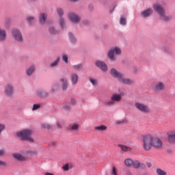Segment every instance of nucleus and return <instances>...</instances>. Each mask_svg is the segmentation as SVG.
I'll return each mask as SVG.
<instances>
[{
    "label": "nucleus",
    "instance_id": "obj_1",
    "mask_svg": "<svg viewBox=\"0 0 175 175\" xmlns=\"http://www.w3.org/2000/svg\"><path fill=\"white\" fill-rule=\"evenodd\" d=\"M33 131L31 129H26L16 133V136L21 139L23 142H29V143H33L35 139L32 138V134Z\"/></svg>",
    "mask_w": 175,
    "mask_h": 175
},
{
    "label": "nucleus",
    "instance_id": "obj_2",
    "mask_svg": "<svg viewBox=\"0 0 175 175\" xmlns=\"http://www.w3.org/2000/svg\"><path fill=\"white\" fill-rule=\"evenodd\" d=\"M142 143L143 149L145 151H150L152 148V135L150 134L144 135L142 136Z\"/></svg>",
    "mask_w": 175,
    "mask_h": 175
},
{
    "label": "nucleus",
    "instance_id": "obj_3",
    "mask_svg": "<svg viewBox=\"0 0 175 175\" xmlns=\"http://www.w3.org/2000/svg\"><path fill=\"white\" fill-rule=\"evenodd\" d=\"M153 9L158 13V14L160 16V19L163 20V21H169L172 18L171 16H167L165 14V9H163V7L161 6L159 4H154L153 5Z\"/></svg>",
    "mask_w": 175,
    "mask_h": 175
},
{
    "label": "nucleus",
    "instance_id": "obj_4",
    "mask_svg": "<svg viewBox=\"0 0 175 175\" xmlns=\"http://www.w3.org/2000/svg\"><path fill=\"white\" fill-rule=\"evenodd\" d=\"M134 106L138 111L144 113V114H148V113H150L151 111L150 107H148L147 104L143 103L136 102Z\"/></svg>",
    "mask_w": 175,
    "mask_h": 175
},
{
    "label": "nucleus",
    "instance_id": "obj_5",
    "mask_svg": "<svg viewBox=\"0 0 175 175\" xmlns=\"http://www.w3.org/2000/svg\"><path fill=\"white\" fill-rule=\"evenodd\" d=\"M122 100V94H113L111 96V100L105 102L106 106H114L116 105V102H121Z\"/></svg>",
    "mask_w": 175,
    "mask_h": 175
},
{
    "label": "nucleus",
    "instance_id": "obj_6",
    "mask_svg": "<svg viewBox=\"0 0 175 175\" xmlns=\"http://www.w3.org/2000/svg\"><path fill=\"white\" fill-rule=\"evenodd\" d=\"M121 55V49L117 46L111 48L108 52V57L111 61H116V57L114 55Z\"/></svg>",
    "mask_w": 175,
    "mask_h": 175
},
{
    "label": "nucleus",
    "instance_id": "obj_7",
    "mask_svg": "<svg viewBox=\"0 0 175 175\" xmlns=\"http://www.w3.org/2000/svg\"><path fill=\"white\" fill-rule=\"evenodd\" d=\"M12 36L14 40L18 42V43H23L24 40L23 39V34H21V31L17 29H13L11 31Z\"/></svg>",
    "mask_w": 175,
    "mask_h": 175
},
{
    "label": "nucleus",
    "instance_id": "obj_8",
    "mask_svg": "<svg viewBox=\"0 0 175 175\" xmlns=\"http://www.w3.org/2000/svg\"><path fill=\"white\" fill-rule=\"evenodd\" d=\"M152 147L156 148V150H162L163 147V143L161 139L152 137Z\"/></svg>",
    "mask_w": 175,
    "mask_h": 175
},
{
    "label": "nucleus",
    "instance_id": "obj_9",
    "mask_svg": "<svg viewBox=\"0 0 175 175\" xmlns=\"http://www.w3.org/2000/svg\"><path fill=\"white\" fill-rule=\"evenodd\" d=\"M166 89V85L162 81H157L153 85V90L154 92H162Z\"/></svg>",
    "mask_w": 175,
    "mask_h": 175
},
{
    "label": "nucleus",
    "instance_id": "obj_10",
    "mask_svg": "<svg viewBox=\"0 0 175 175\" xmlns=\"http://www.w3.org/2000/svg\"><path fill=\"white\" fill-rule=\"evenodd\" d=\"M68 16L70 21L73 24H79V23H80V20H81V17L76 14L75 12H70Z\"/></svg>",
    "mask_w": 175,
    "mask_h": 175
},
{
    "label": "nucleus",
    "instance_id": "obj_11",
    "mask_svg": "<svg viewBox=\"0 0 175 175\" xmlns=\"http://www.w3.org/2000/svg\"><path fill=\"white\" fill-rule=\"evenodd\" d=\"M4 92L6 96H13V92H14V87L13 85L8 83L5 86Z\"/></svg>",
    "mask_w": 175,
    "mask_h": 175
},
{
    "label": "nucleus",
    "instance_id": "obj_12",
    "mask_svg": "<svg viewBox=\"0 0 175 175\" xmlns=\"http://www.w3.org/2000/svg\"><path fill=\"white\" fill-rule=\"evenodd\" d=\"M120 83H122L123 84H126L128 85H131V84H133V80L129 79V78H125L124 77V75L122 74L121 77L118 79Z\"/></svg>",
    "mask_w": 175,
    "mask_h": 175
},
{
    "label": "nucleus",
    "instance_id": "obj_13",
    "mask_svg": "<svg viewBox=\"0 0 175 175\" xmlns=\"http://www.w3.org/2000/svg\"><path fill=\"white\" fill-rule=\"evenodd\" d=\"M96 66H98V68H100L103 72H106L107 70V65H106L105 62L97 61L96 62Z\"/></svg>",
    "mask_w": 175,
    "mask_h": 175
},
{
    "label": "nucleus",
    "instance_id": "obj_14",
    "mask_svg": "<svg viewBox=\"0 0 175 175\" xmlns=\"http://www.w3.org/2000/svg\"><path fill=\"white\" fill-rule=\"evenodd\" d=\"M110 75L113 77H115V79H118V80L121 77V76L122 75V74L121 72L117 71V70H116V68L111 69Z\"/></svg>",
    "mask_w": 175,
    "mask_h": 175
},
{
    "label": "nucleus",
    "instance_id": "obj_15",
    "mask_svg": "<svg viewBox=\"0 0 175 175\" xmlns=\"http://www.w3.org/2000/svg\"><path fill=\"white\" fill-rule=\"evenodd\" d=\"M59 81L62 84V88L64 90V91H66V90L68 89V79L66 78H62L59 79Z\"/></svg>",
    "mask_w": 175,
    "mask_h": 175
},
{
    "label": "nucleus",
    "instance_id": "obj_16",
    "mask_svg": "<svg viewBox=\"0 0 175 175\" xmlns=\"http://www.w3.org/2000/svg\"><path fill=\"white\" fill-rule=\"evenodd\" d=\"M37 95L40 96V98H47V96H49V92L42 90H38Z\"/></svg>",
    "mask_w": 175,
    "mask_h": 175
},
{
    "label": "nucleus",
    "instance_id": "obj_17",
    "mask_svg": "<svg viewBox=\"0 0 175 175\" xmlns=\"http://www.w3.org/2000/svg\"><path fill=\"white\" fill-rule=\"evenodd\" d=\"M12 157L15 159H16V161H25V157L23 156V154L20 153H14L12 154Z\"/></svg>",
    "mask_w": 175,
    "mask_h": 175
},
{
    "label": "nucleus",
    "instance_id": "obj_18",
    "mask_svg": "<svg viewBox=\"0 0 175 175\" xmlns=\"http://www.w3.org/2000/svg\"><path fill=\"white\" fill-rule=\"evenodd\" d=\"M6 40V31L0 27V42Z\"/></svg>",
    "mask_w": 175,
    "mask_h": 175
},
{
    "label": "nucleus",
    "instance_id": "obj_19",
    "mask_svg": "<svg viewBox=\"0 0 175 175\" xmlns=\"http://www.w3.org/2000/svg\"><path fill=\"white\" fill-rule=\"evenodd\" d=\"M95 131H97L98 132H105V131H107V126L106 125H99L94 127Z\"/></svg>",
    "mask_w": 175,
    "mask_h": 175
},
{
    "label": "nucleus",
    "instance_id": "obj_20",
    "mask_svg": "<svg viewBox=\"0 0 175 175\" xmlns=\"http://www.w3.org/2000/svg\"><path fill=\"white\" fill-rule=\"evenodd\" d=\"M35 70H36V66L35 65H31L27 70V76H31V75L33 74V72H35Z\"/></svg>",
    "mask_w": 175,
    "mask_h": 175
},
{
    "label": "nucleus",
    "instance_id": "obj_21",
    "mask_svg": "<svg viewBox=\"0 0 175 175\" xmlns=\"http://www.w3.org/2000/svg\"><path fill=\"white\" fill-rule=\"evenodd\" d=\"M71 81L74 85H76V84H77V81H79V75L77 74H72Z\"/></svg>",
    "mask_w": 175,
    "mask_h": 175
},
{
    "label": "nucleus",
    "instance_id": "obj_22",
    "mask_svg": "<svg viewBox=\"0 0 175 175\" xmlns=\"http://www.w3.org/2000/svg\"><path fill=\"white\" fill-rule=\"evenodd\" d=\"M151 14H152V9H151V8L144 10L142 13V15L144 18L148 17L149 16H151Z\"/></svg>",
    "mask_w": 175,
    "mask_h": 175
},
{
    "label": "nucleus",
    "instance_id": "obj_23",
    "mask_svg": "<svg viewBox=\"0 0 175 175\" xmlns=\"http://www.w3.org/2000/svg\"><path fill=\"white\" fill-rule=\"evenodd\" d=\"M134 169H139L140 166H144V163H140L138 160H134L133 161V165H132Z\"/></svg>",
    "mask_w": 175,
    "mask_h": 175
},
{
    "label": "nucleus",
    "instance_id": "obj_24",
    "mask_svg": "<svg viewBox=\"0 0 175 175\" xmlns=\"http://www.w3.org/2000/svg\"><path fill=\"white\" fill-rule=\"evenodd\" d=\"M79 124L77 123H72L70 125V130L72 131L73 132H77L79 131Z\"/></svg>",
    "mask_w": 175,
    "mask_h": 175
},
{
    "label": "nucleus",
    "instance_id": "obj_25",
    "mask_svg": "<svg viewBox=\"0 0 175 175\" xmlns=\"http://www.w3.org/2000/svg\"><path fill=\"white\" fill-rule=\"evenodd\" d=\"M124 165L127 166V167H132V165H133V160L131 158L126 159L124 160Z\"/></svg>",
    "mask_w": 175,
    "mask_h": 175
},
{
    "label": "nucleus",
    "instance_id": "obj_26",
    "mask_svg": "<svg viewBox=\"0 0 175 175\" xmlns=\"http://www.w3.org/2000/svg\"><path fill=\"white\" fill-rule=\"evenodd\" d=\"M168 140L171 143H174L175 142V131H172L169 135H168Z\"/></svg>",
    "mask_w": 175,
    "mask_h": 175
},
{
    "label": "nucleus",
    "instance_id": "obj_27",
    "mask_svg": "<svg viewBox=\"0 0 175 175\" xmlns=\"http://www.w3.org/2000/svg\"><path fill=\"white\" fill-rule=\"evenodd\" d=\"M46 20H47V14L42 13L40 15V24H44Z\"/></svg>",
    "mask_w": 175,
    "mask_h": 175
},
{
    "label": "nucleus",
    "instance_id": "obj_28",
    "mask_svg": "<svg viewBox=\"0 0 175 175\" xmlns=\"http://www.w3.org/2000/svg\"><path fill=\"white\" fill-rule=\"evenodd\" d=\"M119 147L120 148L121 150L123 152H126L128 151H132V148L129 146H126L125 145H119Z\"/></svg>",
    "mask_w": 175,
    "mask_h": 175
},
{
    "label": "nucleus",
    "instance_id": "obj_29",
    "mask_svg": "<svg viewBox=\"0 0 175 175\" xmlns=\"http://www.w3.org/2000/svg\"><path fill=\"white\" fill-rule=\"evenodd\" d=\"M59 61H61V57H58L56 60H55L53 62H52L50 64L51 68H55L56 66H58V64H59Z\"/></svg>",
    "mask_w": 175,
    "mask_h": 175
},
{
    "label": "nucleus",
    "instance_id": "obj_30",
    "mask_svg": "<svg viewBox=\"0 0 175 175\" xmlns=\"http://www.w3.org/2000/svg\"><path fill=\"white\" fill-rule=\"evenodd\" d=\"M49 32L51 35H57V33H58V31L57 29H55V27H53V26L49 27Z\"/></svg>",
    "mask_w": 175,
    "mask_h": 175
},
{
    "label": "nucleus",
    "instance_id": "obj_31",
    "mask_svg": "<svg viewBox=\"0 0 175 175\" xmlns=\"http://www.w3.org/2000/svg\"><path fill=\"white\" fill-rule=\"evenodd\" d=\"M59 26L61 27V28H66V22H65V19H64L63 18H60L59 20Z\"/></svg>",
    "mask_w": 175,
    "mask_h": 175
},
{
    "label": "nucleus",
    "instance_id": "obj_32",
    "mask_svg": "<svg viewBox=\"0 0 175 175\" xmlns=\"http://www.w3.org/2000/svg\"><path fill=\"white\" fill-rule=\"evenodd\" d=\"M57 13L58 16H60V18H62V16H64V10L62 8H57Z\"/></svg>",
    "mask_w": 175,
    "mask_h": 175
},
{
    "label": "nucleus",
    "instance_id": "obj_33",
    "mask_svg": "<svg viewBox=\"0 0 175 175\" xmlns=\"http://www.w3.org/2000/svg\"><path fill=\"white\" fill-rule=\"evenodd\" d=\"M72 68L73 69H75V70H81V69H83V65L81 64L74 65Z\"/></svg>",
    "mask_w": 175,
    "mask_h": 175
},
{
    "label": "nucleus",
    "instance_id": "obj_34",
    "mask_svg": "<svg viewBox=\"0 0 175 175\" xmlns=\"http://www.w3.org/2000/svg\"><path fill=\"white\" fill-rule=\"evenodd\" d=\"M157 173L158 175H167L166 172L163 171V170L161 168L157 169Z\"/></svg>",
    "mask_w": 175,
    "mask_h": 175
},
{
    "label": "nucleus",
    "instance_id": "obj_35",
    "mask_svg": "<svg viewBox=\"0 0 175 175\" xmlns=\"http://www.w3.org/2000/svg\"><path fill=\"white\" fill-rule=\"evenodd\" d=\"M68 36H69L72 43H76V38H75V36H73V34H72V33H68Z\"/></svg>",
    "mask_w": 175,
    "mask_h": 175
},
{
    "label": "nucleus",
    "instance_id": "obj_36",
    "mask_svg": "<svg viewBox=\"0 0 175 175\" xmlns=\"http://www.w3.org/2000/svg\"><path fill=\"white\" fill-rule=\"evenodd\" d=\"M90 81L92 84V85L96 86L98 85V80L94 78H90Z\"/></svg>",
    "mask_w": 175,
    "mask_h": 175
},
{
    "label": "nucleus",
    "instance_id": "obj_37",
    "mask_svg": "<svg viewBox=\"0 0 175 175\" xmlns=\"http://www.w3.org/2000/svg\"><path fill=\"white\" fill-rule=\"evenodd\" d=\"M120 24L121 25H126V19L124 17H120Z\"/></svg>",
    "mask_w": 175,
    "mask_h": 175
},
{
    "label": "nucleus",
    "instance_id": "obj_38",
    "mask_svg": "<svg viewBox=\"0 0 175 175\" xmlns=\"http://www.w3.org/2000/svg\"><path fill=\"white\" fill-rule=\"evenodd\" d=\"M62 61H64L65 62V64H68L69 61H68V55H62Z\"/></svg>",
    "mask_w": 175,
    "mask_h": 175
},
{
    "label": "nucleus",
    "instance_id": "obj_39",
    "mask_svg": "<svg viewBox=\"0 0 175 175\" xmlns=\"http://www.w3.org/2000/svg\"><path fill=\"white\" fill-rule=\"evenodd\" d=\"M27 154H29V155H38V150H29L27 152Z\"/></svg>",
    "mask_w": 175,
    "mask_h": 175
},
{
    "label": "nucleus",
    "instance_id": "obj_40",
    "mask_svg": "<svg viewBox=\"0 0 175 175\" xmlns=\"http://www.w3.org/2000/svg\"><path fill=\"white\" fill-rule=\"evenodd\" d=\"M42 126L45 129H53V125L49 124H44Z\"/></svg>",
    "mask_w": 175,
    "mask_h": 175
},
{
    "label": "nucleus",
    "instance_id": "obj_41",
    "mask_svg": "<svg viewBox=\"0 0 175 175\" xmlns=\"http://www.w3.org/2000/svg\"><path fill=\"white\" fill-rule=\"evenodd\" d=\"M27 21L29 23V24H32V23H35V18H33V16L28 17Z\"/></svg>",
    "mask_w": 175,
    "mask_h": 175
},
{
    "label": "nucleus",
    "instance_id": "obj_42",
    "mask_svg": "<svg viewBox=\"0 0 175 175\" xmlns=\"http://www.w3.org/2000/svg\"><path fill=\"white\" fill-rule=\"evenodd\" d=\"M38 109H40V105H39V104H34L33 105V108H32L33 111H35V110H38Z\"/></svg>",
    "mask_w": 175,
    "mask_h": 175
},
{
    "label": "nucleus",
    "instance_id": "obj_43",
    "mask_svg": "<svg viewBox=\"0 0 175 175\" xmlns=\"http://www.w3.org/2000/svg\"><path fill=\"white\" fill-rule=\"evenodd\" d=\"M62 169L64 172H68L69 170V164L66 163L62 167Z\"/></svg>",
    "mask_w": 175,
    "mask_h": 175
},
{
    "label": "nucleus",
    "instance_id": "obj_44",
    "mask_svg": "<svg viewBox=\"0 0 175 175\" xmlns=\"http://www.w3.org/2000/svg\"><path fill=\"white\" fill-rule=\"evenodd\" d=\"M70 105H75L77 103L76 100L74 98H71L70 100Z\"/></svg>",
    "mask_w": 175,
    "mask_h": 175
},
{
    "label": "nucleus",
    "instance_id": "obj_45",
    "mask_svg": "<svg viewBox=\"0 0 175 175\" xmlns=\"http://www.w3.org/2000/svg\"><path fill=\"white\" fill-rule=\"evenodd\" d=\"M111 175H118L117 170L116 169V167H112Z\"/></svg>",
    "mask_w": 175,
    "mask_h": 175
},
{
    "label": "nucleus",
    "instance_id": "obj_46",
    "mask_svg": "<svg viewBox=\"0 0 175 175\" xmlns=\"http://www.w3.org/2000/svg\"><path fill=\"white\" fill-rule=\"evenodd\" d=\"M64 110H71L72 107L70 105H66L64 106Z\"/></svg>",
    "mask_w": 175,
    "mask_h": 175
},
{
    "label": "nucleus",
    "instance_id": "obj_47",
    "mask_svg": "<svg viewBox=\"0 0 175 175\" xmlns=\"http://www.w3.org/2000/svg\"><path fill=\"white\" fill-rule=\"evenodd\" d=\"M5 154H6V152L5 151V150L1 149L0 150V157H3V155H5Z\"/></svg>",
    "mask_w": 175,
    "mask_h": 175
},
{
    "label": "nucleus",
    "instance_id": "obj_48",
    "mask_svg": "<svg viewBox=\"0 0 175 175\" xmlns=\"http://www.w3.org/2000/svg\"><path fill=\"white\" fill-rule=\"evenodd\" d=\"M7 165L6 162L0 160V166H7Z\"/></svg>",
    "mask_w": 175,
    "mask_h": 175
},
{
    "label": "nucleus",
    "instance_id": "obj_49",
    "mask_svg": "<svg viewBox=\"0 0 175 175\" xmlns=\"http://www.w3.org/2000/svg\"><path fill=\"white\" fill-rule=\"evenodd\" d=\"M56 125H57V128H59V129L62 128V124H61V122H59V121L57 122Z\"/></svg>",
    "mask_w": 175,
    "mask_h": 175
},
{
    "label": "nucleus",
    "instance_id": "obj_50",
    "mask_svg": "<svg viewBox=\"0 0 175 175\" xmlns=\"http://www.w3.org/2000/svg\"><path fill=\"white\" fill-rule=\"evenodd\" d=\"M132 174H133L132 171L128 170V171L126 172V175H132Z\"/></svg>",
    "mask_w": 175,
    "mask_h": 175
},
{
    "label": "nucleus",
    "instance_id": "obj_51",
    "mask_svg": "<svg viewBox=\"0 0 175 175\" xmlns=\"http://www.w3.org/2000/svg\"><path fill=\"white\" fill-rule=\"evenodd\" d=\"M146 165H147L148 167H151L152 166V165L150 162L146 163Z\"/></svg>",
    "mask_w": 175,
    "mask_h": 175
},
{
    "label": "nucleus",
    "instance_id": "obj_52",
    "mask_svg": "<svg viewBox=\"0 0 175 175\" xmlns=\"http://www.w3.org/2000/svg\"><path fill=\"white\" fill-rule=\"evenodd\" d=\"M44 175H54V174L50 172H45Z\"/></svg>",
    "mask_w": 175,
    "mask_h": 175
},
{
    "label": "nucleus",
    "instance_id": "obj_53",
    "mask_svg": "<svg viewBox=\"0 0 175 175\" xmlns=\"http://www.w3.org/2000/svg\"><path fill=\"white\" fill-rule=\"evenodd\" d=\"M118 124H124V120L122 121H118Z\"/></svg>",
    "mask_w": 175,
    "mask_h": 175
},
{
    "label": "nucleus",
    "instance_id": "obj_54",
    "mask_svg": "<svg viewBox=\"0 0 175 175\" xmlns=\"http://www.w3.org/2000/svg\"><path fill=\"white\" fill-rule=\"evenodd\" d=\"M70 2H79V0H70Z\"/></svg>",
    "mask_w": 175,
    "mask_h": 175
},
{
    "label": "nucleus",
    "instance_id": "obj_55",
    "mask_svg": "<svg viewBox=\"0 0 175 175\" xmlns=\"http://www.w3.org/2000/svg\"><path fill=\"white\" fill-rule=\"evenodd\" d=\"M55 92V90H54V88H52L51 92Z\"/></svg>",
    "mask_w": 175,
    "mask_h": 175
},
{
    "label": "nucleus",
    "instance_id": "obj_56",
    "mask_svg": "<svg viewBox=\"0 0 175 175\" xmlns=\"http://www.w3.org/2000/svg\"><path fill=\"white\" fill-rule=\"evenodd\" d=\"M52 145L53 146H55V142H52Z\"/></svg>",
    "mask_w": 175,
    "mask_h": 175
}]
</instances>
